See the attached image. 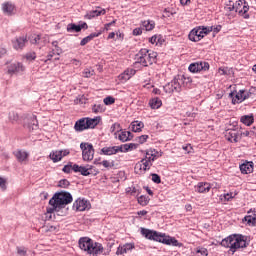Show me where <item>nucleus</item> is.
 I'll use <instances>...</instances> for the list:
<instances>
[{"mask_svg":"<svg viewBox=\"0 0 256 256\" xmlns=\"http://www.w3.org/2000/svg\"><path fill=\"white\" fill-rule=\"evenodd\" d=\"M220 245L222 247H226L230 249L232 255L237 251V249H245L249 247V237L241 235V234H234L224 238Z\"/></svg>","mask_w":256,"mask_h":256,"instance_id":"f257e3e1","label":"nucleus"},{"mask_svg":"<svg viewBox=\"0 0 256 256\" xmlns=\"http://www.w3.org/2000/svg\"><path fill=\"white\" fill-rule=\"evenodd\" d=\"M69 203H73V196L71 193L67 191L57 192L53 195V197L49 200L48 213H55L57 209H63L65 205H69Z\"/></svg>","mask_w":256,"mask_h":256,"instance_id":"f03ea898","label":"nucleus"},{"mask_svg":"<svg viewBox=\"0 0 256 256\" xmlns=\"http://www.w3.org/2000/svg\"><path fill=\"white\" fill-rule=\"evenodd\" d=\"M79 248L86 251L88 255L97 256L103 253V244L93 241L89 237H82L78 241Z\"/></svg>","mask_w":256,"mask_h":256,"instance_id":"7ed1b4c3","label":"nucleus"},{"mask_svg":"<svg viewBox=\"0 0 256 256\" xmlns=\"http://www.w3.org/2000/svg\"><path fill=\"white\" fill-rule=\"evenodd\" d=\"M136 62L142 65V67H149V65H153V63H157V52L153 50H149L147 48H142L137 54H136Z\"/></svg>","mask_w":256,"mask_h":256,"instance_id":"20e7f679","label":"nucleus"},{"mask_svg":"<svg viewBox=\"0 0 256 256\" xmlns=\"http://www.w3.org/2000/svg\"><path fill=\"white\" fill-rule=\"evenodd\" d=\"M141 235L150 241H157L158 243H163L165 241V234H161L155 230L141 228Z\"/></svg>","mask_w":256,"mask_h":256,"instance_id":"39448f33","label":"nucleus"},{"mask_svg":"<svg viewBox=\"0 0 256 256\" xmlns=\"http://www.w3.org/2000/svg\"><path fill=\"white\" fill-rule=\"evenodd\" d=\"M80 149L82 151L83 161H93V158L95 157V148H93V144L82 142L80 144Z\"/></svg>","mask_w":256,"mask_h":256,"instance_id":"423d86ee","label":"nucleus"},{"mask_svg":"<svg viewBox=\"0 0 256 256\" xmlns=\"http://www.w3.org/2000/svg\"><path fill=\"white\" fill-rule=\"evenodd\" d=\"M235 11L241 15L243 19H249V4L245 0L236 1Z\"/></svg>","mask_w":256,"mask_h":256,"instance_id":"0eeeda50","label":"nucleus"},{"mask_svg":"<svg viewBox=\"0 0 256 256\" xmlns=\"http://www.w3.org/2000/svg\"><path fill=\"white\" fill-rule=\"evenodd\" d=\"M165 93H181V84L179 83V78L175 77L171 82H168L163 87Z\"/></svg>","mask_w":256,"mask_h":256,"instance_id":"6e6552de","label":"nucleus"},{"mask_svg":"<svg viewBox=\"0 0 256 256\" xmlns=\"http://www.w3.org/2000/svg\"><path fill=\"white\" fill-rule=\"evenodd\" d=\"M205 35H207V32H205V30H202L201 27H198L191 30L188 35V39L197 43V41H201L203 37H205Z\"/></svg>","mask_w":256,"mask_h":256,"instance_id":"1a4fd4ad","label":"nucleus"},{"mask_svg":"<svg viewBox=\"0 0 256 256\" xmlns=\"http://www.w3.org/2000/svg\"><path fill=\"white\" fill-rule=\"evenodd\" d=\"M25 71V66L21 62H12L7 66L8 75H18V73H23Z\"/></svg>","mask_w":256,"mask_h":256,"instance_id":"9d476101","label":"nucleus"},{"mask_svg":"<svg viewBox=\"0 0 256 256\" xmlns=\"http://www.w3.org/2000/svg\"><path fill=\"white\" fill-rule=\"evenodd\" d=\"M208 62H195L191 63L188 67L190 73H199L200 71H209Z\"/></svg>","mask_w":256,"mask_h":256,"instance_id":"9b49d317","label":"nucleus"},{"mask_svg":"<svg viewBox=\"0 0 256 256\" xmlns=\"http://www.w3.org/2000/svg\"><path fill=\"white\" fill-rule=\"evenodd\" d=\"M73 209L75 211H88V209H91V202L78 198L73 204Z\"/></svg>","mask_w":256,"mask_h":256,"instance_id":"f8f14e48","label":"nucleus"},{"mask_svg":"<svg viewBox=\"0 0 256 256\" xmlns=\"http://www.w3.org/2000/svg\"><path fill=\"white\" fill-rule=\"evenodd\" d=\"M152 165L153 164L150 161H147L144 158L140 162L136 163L134 169L136 173H145V171H149V169H151Z\"/></svg>","mask_w":256,"mask_h":256,"instance_id":"ddd939ff","label":"nucleus"},{"mask_svg":"<svg viewBox=\"0 0 256 256\" xmlns=\"http://www.w3.org/2000/svg\"><path fill=\"white\" fill-rule=\"evenodd\" d=\"M225 139L230 143H238L239 142V132L235 129H227L225 132Z\"/></svg>","mask_w":256,"mask_h":256,"instance_id":"4468645a","label":"nucleus"},{"mask_svg":"<svg viewBox=\"0 0 256 256\" xmlns=\"http://www.w3.org/2000/svg\"><path fill=\"white\" fill-rule=\"evenodd\" d=\"M83 177H89V175H99V170H95L92 165H86L80 167V172Z\"/></svg>","mask_w":256,"mask_h":256,"instance_id":"2eb2a0df","label":"nucleus"},{"mask_svg":"<svg viewBox=\"0 0 256 256\" xmlns=\"http://www.w3.org/2000/svg\"><path fill=\"white\" fill-rule=\"evenodd\" d=\"M82 29H89V26L85 22L79 25L75 23H70L67 25L68 33H79Z\"/></svg>","mask_w":256,"mask_h":256,"instance_id":"dca6fc26","label":"nucleus"},{"mask_svg":"<svg viewBox=\"0 0 256 256\" xmlns=\"http://www.w3.org/2000/svg\"><path fill=\"white\" fill-rule=\"evenodd\" d=\"M243 90H239L236 94L235 92H231L229 94V98L232 99V104L237 105L239 103H243L245 101V96H243Z\"/></svg>","mask_w":256,"mask_h":256,"instance_id":"f3484780","label":"nucleus"},{"mask_svg":"<svg viewBox=\"0 0 256 256\" xmlns=\"http://www.w3.org/2000/svg\"><path fill=\"white\" fill-rule=\"evenodd\" d=\"M28 42L27 36H20L15 38V40H12L13 48L16 49V51H19L25 47V44Z\"/></svg>","mask_w":256,"mask_h":256,"instance_id":"a211bd4d","label":"nucleus"},{"mask_svg":"<svg viewBox=\"0 0 256 256\" xmlns=\"http://www.w3.org/2000/svg\"><path fill=\"white\" fill-rule=\"evenodd\" d=\"M87 129H88V127H87V120H86V118H81V119H79L78 121L75 122L74 130L77 133H81L82 131H85Z\"/></svg>","mask_w":256,"mask_h":256,"instance_id":"6ab92c4d","label":"nucleus"},{"mask_svg":"<svg viewBox=\"0 0 256 256\" xmlns=\"http://www.w3.org/2000/svg\"><path fill=\"white\" fill-rule=\"evenodd\" d=\"M135 73H137V70H135L133 68H128L123 73H121L119 75V79H120V81H129V79H131V77H133V75H135Z\"/></svg>","mask_w":256,"mask_h":256,"instance_id":"aec40b11","label":"nucleus"},{"mask_svg":"<svg viewBox=\"0 0 256 256\" xmlns=\"http://www.w3.org/2000/svg\"><path fill=\"white\" fill-rule=\"evenodd\" d=\"M240 171L243 175L253 173V162H245L240 165Z\"/></svg>","mask_w":256,"mask_h":256,"instance_id":"412c9836","label":"nucleus"},{"mask_svg":"<svg viewBox=\"0 0 256 256\" xmlns=\"http://www.w3.org/2000/svg\"><path fill=\"white\" fill-rule=\"evenodd\" d=\"M164 245H172V247H182L183 244L179 243V241L171 236H164Z\"/></svg>","mask_w":256,"mask_h":256,"instance_id":"4be33fe9","label":"nucleus"},{"mask_svg":"<svg viewBox=\"0 0 256 256\" xmlns=\"http://www.w3.org/2000/svg\"><path fill=\"white\" fill-rule=\"evenodd\" d=\"M86 119V126L88 127V129H95L98 125L99 122L101 121V117H97V118H85Z\"/></svg>","mask_w":256,"mask_h":256,"instance_id":"5701e85b","label":"nucleus"},{"mask_svg":"<svg viewBox=\"0 0 256 256\" xmlns=\"http://www.w3.org/2000/svg\"><path fill=\"white\" fill-rule=\"evenodd\" d=\"M2 11L5 15H13V12L15 11V5H13L11 2L3 3Z\"/></svg>","mask_w":256,"mask_h":256,"instance_id":"b1692460","label":"nucleus"},{"mask_svg":"<svg viewBox=\"0 0 256 256\" xmlns=\"http://www.w3.org/2000/svg\"><path fill=\"white\" fill-rule=\"evenodd\" d=\"M240 121L241 123H243V125H247V127H250V125H253V123L255 122V117L253 116V114L244 115L241 116Z\"/></svg>","mask_w":256,"mask_h":256,"instance_id":"393cba45","label":"nucleus"},{"mask_svg":"<svg viewBox=\"0 0 256 256\" xmlns=\"http://www.w3.org/2000/svg\"><path fill=\"white\" fill-rule=\"evenodd\" d=\"M14 155L20 163H23V161H27V158L29 157V153L23 151V150H17L14 152Z\"/></svg>","mask_w":256,"mask_h":256,"instance_id":"a878e982","label":"nucleus"},{"mask_svg":"<svg viewBox=\"0 0 256 256\" xmlns=\"http://www.w3.org/2000/svg\"><path fill=\"white\" fill-rule=\"evenodd\" d=\"M210 189H211V186H209L208 183H203V182H199L196 187V191L198 193H207L210 191Z\"/></svg>","mask_w":256,"mask_h":256,"instance_id":"bb28decb","label":"nucleus"},{"mask_svg":"<svg viewBox=\"0 0 256 256\" xmlns=\"http://www.w3.org/2000/svg\"><path fill=\"white\" fill-rule=\"evenodd\" d=\"M131 127L134 133H141V129L145 127V124L142 121H133Z\"/></svg>","mask_w":256,"mask_h":256,"instance_id":"cd10ccee","label":"nucleus"},{"mask_svg":"<svg viewBox=\"0 0 256 256\" xmlns=\"http://www.w3.org/2000/svg\"><path fill=\"white\" fill-rule=\"evenodd\" d=\"M50 159L53 160V163H59L63 159V150L50 153Z\"/></svg>","mask_w":256,"mask_h":256,"instance_id":"c85d7f7f","label":"nucleus"},{"mask_svg":"<svg viewBox=\"0 0 256 256\" xmlns=\"http://www.w3.org/2000/svg\"><path fill=\"white\" fill-rule=\"evenodd\" d=\"M105 13H107V11H105V9L102 10H93L90 11L88 14L85 15L86 19H93L95 17H99V15H105Z\"/></svg>","mask_w":256,"mask_h":256,"instance_id":"c756f323","label":"nucleus"},{"mask_svg":"<svg viewBox=\"0 0 256 256\" xmlns=\"http://www.w3.org/2000/svg\"><path fill=\"white\" fill-rule=\"evenodd\" d=\"M100 154H101V155H107V156L116 155L115 146H106V147H103V148L100 150Z\"/></svg>","mask_w":256,"mask_h":256,"instance_id":"7c9ffc66","label":"nucleus"},{"mask_svg":"<svg viewBox=\"0 0 256 256\" xmlns=\"http://www.w3.org/2000/svg\"><path fill=\"white\" fill-rule=\"evenodd\" d=\"M161 105H163V102L158 97L152 98L149 101V106L151 107V109H159Z\"/></svg>","mask_w":256,"mask_h":256,"instance_id":"2f4dec72","label":"nucleus"},{"mask_svg":"<svg viewBox=\"0 0 256 256\" xmlns=\"http://www.w3.org/2000/svg\"><path fill=\"white\" fill-rule=\"evenodd\" d=\"M129 135H131V132H129V131H121L119 133V135H118V139L122 143H126V141H131V137H129Z\"/></svg>","mask_w":256,"mask_h":256,"instance_id":"473e14b6","label":"nucleus"},{"mask_svg":"<svg viewBox=\"0 0 256 256\" xmlns=\"http://www.w3.org/2000/svg\"><path fill=\"white\" fill-rule=\"evenodd\" d=\"M147 161H150V163L153 164V161L157 159V155H155V149H149L146 151L145 158Z\"/></svg>","mask_w":256,"mask_h":256,"instance_id":"72a5a7b5","label":"nucleus"},{"mask_svg":"<svg viewBox=\"0 0 256 256\" xmlns=\"http://www.w3.org/2000/svg\"><path fill=\"white\" fill-rule=\"evenodd\" d=\"M142 27H144L146 31H153V29H155V22L151 20H145L142 22Z\"/></svg>","mask_w":256,"mask_h":256,"instance_id":"f704fd0d","label":"nucleus"},{"mask_svg":"<svg viewBox=\"0 0 256 256\" xmlns=\"http://www.w3.org/2000/svg\"><path fill=\"white\" fill-rule=\"evenodd\" d=\"M137 201L139 205H142V207H146V205H149V201H151V199L149 198V196L141 195L140 197H138Z\"/></svg>","mask_w":256,"mask_h":256,"instance_id":"c9c22d12","label":"nucleus"},{"mask_svg":"<svg viewBox=\"0 0 256 256\" xmlns=\"http://www.w3.org/2000/svg\"><path fill=\"white\" fill-rule=\"evenodd\" d=\"M149 41L152 45H159V43H163V38H161V35H154L149 39Z\"/></svg>","mask_w":256,"mask_h":256,"instance_id":"e433bc0d","label":"nucleus"},{"mask_svg":"<svg viewBox=\"0 0 256 256\" xmlns=\"http://www.w3.org/2000/svg\"><path fill=\"white\" fill-rule=\"evenodd\" d=\"M123 147H124V153H127L129 151H133L134 149H137V147H139V144H136V143L123 144Z\"/></svg>","mask_w":256,"mask_h":256,"instance_id":"4c0bfd02","label":"nucleus"},{"mask_svg":"<svg viewBox=\"0 0 256 256\" xmlns=\"http://www.w3.org/2000/svg\"><path fill=\"white\" fill-rule=\"evenodd\" d=\"M92 111L94 113H104L105 111V106L103 104H94L92 106Z\"/></svg>","mask_w":256,"mask_h":256,"instance_id":"58836bf2","label":"nucleus"},{"mask_svg":"<svg viewBox=\"0 0 256 256\" xmlns=\"http://www.w3.org/2000/svg\"><path fill=\"white\" fill-rule=\"evenodd\" d=\"M95 75V70L92 68H86L83 71V77H86V79H89V77H93Z\"/></svg>","mask_w":256,"mask_h":256,"instance_id":"ea45409f","label":"nucleus"},{"mask_svg":"<svg viewBox=\"0 0 256 256\" xmlns=\"http://www.w3.org/2000/svg\"><path fill=\"white\" fill-rule=\"evenodd\" d=\"M69 185H71V182H69V180H67V179H62L58 183V187H61L62 189H67V187H69Z\"/></svg>","mask_w":256,"mask_h":256,"instance_id":"a19ab883","label":"nucleus"},{"mask_svg":"<svg viewBox=\"0 0 256 256\" xmlns=\"http://www.w3.org/2000/svg\"><path fill=\"white\" fill-rule=\"evenodd\" d=\"M124 247V252L129 253V251H133L135 249V244L134 243H126L122 245Z\"/></svg>","mask_w":256,"mask_h":256,"instance_id":"79ce46f5","label":"nucleus"},{"mask_svg":"<svg viewBox=\"0 0 256 256\" xmlns=\"http://www.w3.org/2000/svg\"><path fill=\"white\" fill-rule=\"evenodd\" d=\"M9 120H10L12 123H15V121H18V120H19V114H17L16 112H10V113H9Z\"/></svg>","mask_w":256,"mask_h":256,"instance_id":"37998d69","label":"nucleus"},{"mask_svg":"<svg viewBox=\"0 0 256 256\" xmlns=\"http://www.w3.org/2000/svg\"><path fill=\"white\" fill-rule=\"evenodd\" d=\"M252 91H255V88H251L249 91L243 90V96L245 97V100L252 97V95H253Z\"/></svg>","mask_w":256,"mask_h":256,"instance_id":"c03bdc74","label":"nucleus"},{"mask_svg":"<svg viewBox=\"0 0 256 256\" xmlns=\"http://www.w3.org/2000/svg\"><path fill=\"white\" fill-rule=\"evenodd\" d=\"M225 9H227V11H235V3L229 0L226 4Z\"/></svg>","mask_w":256,"mask_h":256,"instance_id":"a18cd8bd","label":"nucleus"},{"mask_svg":"<svg viewBox=\"0 0 256 256\" xmlns=\"http://www.w3.org/2000/svg\"><path fill=\"white\" fill-rule=\"evenodd\" d=\"M103 101L105 105H113V103H115V98H113L112 96H108L104 98Z\"/></svg>","mask_w":256,"mask_h":256,"instance_id":"49530a36","label":"nucleus"},{"mask_svg":"<svg viewBox=\"0 0 256 256\" xmlns=\"http://www.w3.org/2000/svg\"><path fill=\"white\" fill-rule=\"evenodd\" d=\"M152 176V181L153 183H156L157 185H159V183H161V176H159V174H151Z\"/></svg>","mask_w":256,"mask_h":256,"instance_id":"de8ad7c7","label":"nucleus"},{"mask_svg":"<svg viewBox=\"0 0 256 256\" xmlns=\"http://www.w3.org/2000/svg\"><path fill=\"white\" fill-rule=\"evenodd\" d=\"M137 139L138 143H140V145H143V143H146L147 140L149 139V135H141Z\"/></svg>","mask_w":256,"mask_h":256,"instance_id":"09e8293b","label":"nucleus"},{"mask_svg":"<svg viewBox=\"0 0 256 256\" xmlns=\"http://www.w3.org/2000/svg\"><path fill=\"white\" fill-rule=\"evenodd\" d=\"M196 253H199L202 256H208L209 255V251L207 250V248H198L196 250Z\"/></svg>","mask_w":256,"mask_h":256,"instance_id":"8fccbe9b","label":"nucleus"},{"mask_svg":"<svg viewBox=\"0 0 256 256\" xmlns=\"http://www.w3.org/2000/svg\"><path fill=\"white\" fill-rule=\"evenodd\" d=\"M244 220L252 225H255V223H256V217H253V216H245Z\"/></svg>","mask_w":256,"mask_h":256,"instance_id":"3c124183","label":"nucleus"},{"mask_svg":"<svg viewBox=\"0 0 256 256\" xmlns=\"http://www.w3.org/2000/svg\"><path fill=\"white\" fill-rule=\"evenodd\" d=\"M0 189H2V191H5V189H7V180L2 177H0Z\"/></svg>","mask_w":256,"mask_h":256,"instance_id":"603ef678","label":"nucleus"},{"mask_svg":"<svg viewBox=\"0 0 256 256\" xmlns=\"http://www.w3.org/2000/svg\"><path fill=\"white\" fill-rule=\"evenodd\" d=\"M72 163L70 162L69 164H67V165H65L64 167H63V169H62V171L64 172V173H71V171H72Z\"/></svg>","mask_w":256,"mask_h":256,"instance_id":"864d4df0","label":"nucleus"},{"mask_svg":"<svg viewBox=\"0 0 256 256\" xmlns=\"http://www.w3.org/2000/svg\"><path fill=\"white\" fill-rule=\"evenodd\" d=\"M253 135H255V131H251V130L250 131L246 130L241 133L242 137H253Z\"/></svg>","mask_w":256,"mask_h":256,"instance_id":"5fc2aeb1","label":"nucleus"},{"mask_svg":"<svg viewBox=\"0 0 256 256\" xmlns=\"http://www.w3.org/2000/svg\"><path fill=\"white\" fill-rule=\"evenodd\" d=\"M116 23H117V20H113L112 22L105 24V25H104V28L102 29V31H103V32H104V31H109V27L115 25Z\"/></svg>","mask_w":256,"mask_h":256,"instance_id":"6e6d98bb","label":"nucleus"},{"mask_svg":"<svg viewBox=\"0 0 256 256\" xmlns=\"http://www.w3.org/2000/svg\"><path fill=\"white\" fill-rule=\"evenodd\" d=\"M114 149H115L116 155L117 153H125V146L123 145L114 146Z\"/></svg>","mask_w":256,"mask_h":256,"instance_id":"4d7b16f0","label":"nucleus"},{"mask_svg":"<svg viewBox=\"0 0 256 256\" xmlns=\"http://www.w3.org/2000/svg\"><path fill=\"white\" fill-rule=\"evenodd\" d=\"M116 255H125V248L123 245L118 246V248L116 250Z\"/></svg>","mask_w":256,"mask_h":256,"instance_id":"13d9d810","label":"nucleus"},{"mask_svg":"<svg viewBox=\"0 0 256 256\" xmlns=\"http://www.w3.org/2000/svg\"><path fill=\"white\" fill-rule=\"evenodd\" d=\"M52 45H53V47H55L57 54L59 55V53H61V48H59V42L53 41Z\"/></svg>","mask_w":256,"mask_h":256,"instance_id":"bf43d9fd","label":"nucleus"},{"mask_svg":"<svg viewBox=\"0 0 256 256\" xmlns=\"http://www.w3.org/2000/svg\"><path fill=\"white\" fill-rule=\"evenodd\" d=\"M80 170H81V166H79L78 164L72 165V171H74V173H79Z\"/></svg>","mask_w":256,"mask_h":256,"instance_id":"052dcab7","label":"nucleus"},{"mask_svg":"<svg viewBox=\"0 0 256 256\" xmlns=\"http://www.w3.org/2000/svg\"><path fill=\"white\" fill-rule=\"evenodd\" d=\"M213 33H219V31H221L222 26L221 25H217V26H211Z\"/></svg>","mask_w":256,"mask_h":256,"instance_id":"680f3d73","label":"nucleus"},{"mask_svg":"<svg viewBox=\"0 0 256 256\" xmlns=\"http://www.w3.org/2000/svg\"><path fill=\"white\" fill-rule=\"evenodd\" d=\"M143 34V30L141 28H135L133 30V35L137 36V35H142Z\"/></svg>","mask_w":256,"mask_h":256,"instance_id":"e2e57ef3","label":"nucleus"},{"mask_svg":"<svg viewBox=\"0 0 256 256\" xmlns=\"http://www.w3.org/2000/svg\"><path fill=\"white\" fill-rule=\"evenodd\" d=\"M183 149L184 151H187V153H191L193 147L191 146V144H187L186 146H183Z\"/></svg>","mask_w":256,"mask_h":256,"instance_id":"0e129e2a","label":"nucleus"},{"mask_svg":"<svg viewBox=\"0 0 256 256\" xmlns=\"http://www.w3.org/2000/svg\"><path fill=\"white\" fill-rule=\"evenodd\" d=\"M101 165H103V167H105L106 169H109V167H111V163H109V161L107 160L102 161Z\"/></svg>","mask_w":256,"mask_h":256,"instance_id":"69168bd1","label":"nucleus"},{"mask_svg":"<svg viewBox=\"0 0 256 256\" xmlns=\"http://www.w3.org/2000/svg\"><path fill=\"white\" fill-rule=\"evenodd\" d=\"M76 102L83 105L85 103V96H80L79 98L76 99Z\"/></svg>","mask_w":256,"mask_h":256,"instance_id":"338daca9","label":"nucleus"},{"mask_svg":"<svg viewBox=\"0 0 256 256\" xmlns=\"http://www.w3.org/2000/svg\"><path fill=\"white\" fill-rule=\"evenodd\" d=\"M225 201H229L230 199H233V193H227L224 195Z\"/></svg>","mask_w":256,"mask_h":256,"instance_id":"774afa93","label":"nucleus"}]
</instances>
